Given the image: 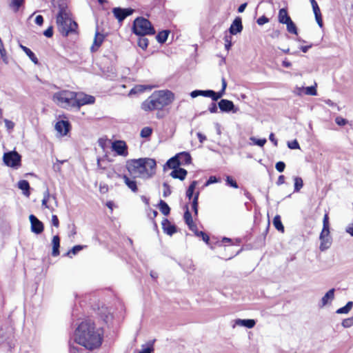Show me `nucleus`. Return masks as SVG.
Returning a JSON list of instances; mask_svg holds the SVG:
<instances>
[{
	"instance_id": "nucleus-1",
	"label": "nucleus",
	"mask_w": 353,
	"mask_h": 353,
	"mask_svg": "<svg viewBox=\"0 0 353 353\" xmlns=\"http://www.w3.org/2000/svg\"><path fill=\"white\" fill-rule=\"evenodd\" d=\"M74 338L75 343L90 350L99 347L102 343L101 333L90 321H82L79 325Z\"/></svg>"
},
{
	"instance_id": "nucleus-2",
	"label": "nucleus",
	"mask_w": 353,
	"mask_h": 353,
	"mask_svg": "<svg viewBox=\"0 0 353 353\" xmlns=\"http://www.w3.org/2000/svg\"><path fill=\"white\" fill-rule=\"evenodd\" d=\"M59 11L56 16L58 30L63 37L70 34H77L78 24L72 20V14L64 0H60L58 4Z\"/></svg>"
},
{
	"instance_id": "nucleus-3",
	"label": "nucleus",
	"mask_w": 353,
	"mask_h": 353,
	"mask_svg": "<svg viewBox=\"0 0 353 353\" xmlns=\"http://www.w3.org/2000/svg\"><path fill=\"white\" fill-rule=\"evenodd\" d=\"M174 100V94L169 90L154 91L141 103V109L146 112L162 110Z\"/></svg>"
},
{
	"instance_id": "nucleus-4",
	"label": "nucleus",
	"mask_w": 353,
	"mask_h": 353,
	"mask_svg": "<svg viewBox=\"0 0 353 353\" xmlns=\"http://www.w3.org/2000/svg\"><path fill=\"white\" fill-rule=\"evenodd\" d=\"M156 165L153 159L140 158L128 162L127 168L131 174H138L142 179H149L155 174Z\"/></svg>"
},
{
	"instance_id": "nucleus-5",
	"label": "nucleus",
	"mask_w": 353,
	"mask_h": 353,
	"mask_svg": "<svg viewBox=\"0 0 353 353\" xmlns=\"http://www.w3.org/2000/svg\"><path fill=\"white\" fill-rule=\"evenodd\" d=\"M76 92L68 90L55 92L52 96V101L59 107L67 110L74 109V99Z\"/></svg>"
},
{
	"instance_id": "nucleus-6",
	"label": "nucleus",
	"mask_w": 353,
	"mask_h": 353,
	"mask_svg": "<svg viewBox=\"0 0 353 353\" xmlns=\"http://www.w3.org/2000/svg\"><path fill=\"white\" fill-rule=\"evenodd\" d=\"M132 30L137 36L153 35L156 32L151 22L143 17H139L134 19Z\"/></svg>"
},
{
	"instance_id": "nucleus-7",
	"label": "nucleus",
	"mask_w": 353,
	"mask_h": 353,
	"mask_svg": "<svg viewBox=\"0 0 353 353\" xmlns=\"http://www.w3.org/2000/svg\"><path fill=\"white\" fill-rule=\"evenodd\" d=\"M95 99L93 96L84 94L83 92H76L74 99V109L79 110L81 106L94 103Z\"/></svg>"
},
{
	"instance_id": "nucleus-8",
	"label": "nucleus",
	"mask_w": 353,
	"mask_h": 353,
	"mask_svg": "<svg viewBox=\"0 0 353 353\" xmlns=\"http://www.w3.org/2000/svg\"><path fill=\"white\" fill-rule=\"evenodd\" d=\"M4 163L12 168H17L21 163V156L15 151L6 152L3 154Z\"/></svg>"
},
{
	"instance_id": "nucleus-9",
	"label": "nucleus",
	"mask_w": 353,
	"mask_h": 353,
	"mask_svg": "<svg viewBox=\"0 0 353 353\" xmlns=\"http://www.w3.org/2000/svg\"><path fill=\"white\" fill-rule=\"evenodd\" d=\"M134 12L132 8H122L116 7L112 9V13L114 17L119 21H123L126 17L131 15Z\"/></svg>"
},
{
	"instance_id": "nucleus-10",
	"label": "nucleus",
	"mask_w": 353,
	"mask_h": 353,
	"mask_svg": "<svg viewBox=\"0 0 353 353\" xmlns=\"http://www.w3.org/2000/svg\"><path fill=\"white\" fill-rule=\"evenodd\" d=\"M112 150L120 156L126 157L128 154V146L123 141H114L112 143Z\"/></svg>"
},
{
	"instance_id": "nucleus-11",
	"label": "nucleus",
	"mask_w": 353,
	"mask_h": 353,
	"mask_svg": "<svg viewBox=\"0 0 353 353\" xmlns=\"http://www.w3.org/2000/svg\"><path fill=\"white\" fill-rule=\"evenodd\" d=\"M29 219L31 223V230L32 232L39 234L44 229L43 223L34 214H30Z\"/></svg>"
},
{
	"instance_id": "nucleus-12",
	"label": "nucleus",
	"mask_w": 353,
	"mask_h": 353,
	"mask_svg": "<svg viewBox=\"0 0 353 353\" xmlns=\"http://www.w3.org/2000/svg\"><path fill=\"white\" fill-rule=\"evenodd\" d=\"M219 108L221 112L234 113L237 112V108H235L234 103L228 99H221L218 103Z\"/></svg>"
},
{
	"instance_id": "nucleus-13",
	"label": "nucleus",
	"mask_w": 353,
	"mask_h": 353,
	"mask_svg": "<svg viewBox=\"0 0 353 353\" xmlns=\"http://www.w3.org/2000/svg\"><path fill=\"white\" fill-rule=\"evenodd\" d=\"M243 30L242 20L241 18L237 17L232 21L230 28L229 32L231 34L235 35L238 33H240Z\"/></svg>"
},
{
	"instance_id": "nucleus-14",
	"label": "nucleus",
	"mask_w": 353,
	"mask_h": 353,
	"mask_svg": "<svg viewBox=\"0 0 353 353\" xmlns=\"http://www.w3.org/2000/svg\"><path fill=\"white\" fill-rule=\"evenodd\" d=\"M55 129L61 135H66L70 130V123L64 120L59 121L55 124Z\"/></svg>"
},
{
	"instance_id": "nucleus-15",
	"label": "nucleus",
	"mask_w": 353,
	"mask_h": 353,
	"mask_svg": "<svg viewBox=\"0 0 353 353\" xmlns=\"http://www.w3.org/2000/svg\"><path fill=\"white\" fill-rule=\"evenodd\" d=\"M161 225L163 230L165 234L172 236L176 232V226L172 224L168 219H163Z\"/></svg>"
},
{
	"instance_id": "nucleus-16",
	"label": "nucleus",
	"mask_w": 353,
	"mask_h": 353,
	"mask_svg": "<svg viewBox=\"0 0 353 353\" xmlns=\"http://www.w3.org/2000/svg\"><path fill=\"white\" fill-rule=\"evenodd\" d=\"M256 325V321L254 319H237L234 321V323L232 325L233 327L236 326H242L247 328H252Z\"/></svg>"
},
{
	"instance_id": "nucleus-17",
	"label": "nucleus",
	"mask_w": 353,
	"mask_h": 353,
	"mask_svg": "<svg viewBox=\"0 0 353 353\" xmlns=\"http://www.w3.org/2000/svg\"><path fill=\"white\" fill-rule=\"evenodd\" d=\"M104 39V35L100 34L98 30L95 33L93 44L90 48L92 52H96L98 48L101 46Z\"/></svg>"
},
{
	"instance_id": "nucleus-18",
	"label": "nucleus",
	"mask_w": 353,
	"mask_h": 353,
	"mask_svg": "<svg viewBox=\"0 0 353 353\" xmlns=\"http://www.w3.org/2000/svg\"><path fill=\"white\" fill-rule=\"evenodd\" d=\"M334 292L335 289L332 288L325 293V294L321 299V305H319L321 307L325 306L327 304H328L330 302L334 300Z\"/></svg>"
},
{
	"instance_id": "nucleus-19",
	"label": "nucleus",
	"mask_w": 353,
	"mask_h": 353,
	"mask_svg": "<svg viewBox=\"0 0 353 353\" xmlns=\"http://www.w3.org/2000/svg\"><path fill=\"white\" fill-rule=\"evenodd\" d=\"M187 174L188 172L186 170L178 167L171 172L170 176L174 179H179L183 181L185 179Z\"/></svg>"
},
{
	"instance_id": "nucleus-20",
	"label": "nucleus",
	"mask_w": 353,
	"mask_h": 353,
	"mask_svg": "<svg viewBox=\"0 0 353 353\" xmlns=\"http://www.w3.org/2000/svg\"><path fill=\"white\" fill-rule=\"evenodd\" d=\"M123 179L125 184L133 192H137L138 191V188L137 185V181L134 178L128 177L127 175H123Z\"/></svg>"
},
{
	"instance_id": "nucleus-21",
	"label": "nucleus",
	"mask_w": 353,
	"mask_h": 353,
	"mask_svg": "<svg viewBox=\"0 0 353 353\" xmlns=\"http://www.w3.org/2000/svg\"><path fill=\"white\" fill-rule=\"evenodd\" d=\"M52 255L53 256H57L59 255V248H60V238L58 235H55L53 236L52 240Z\"/></svg>"
},
{
	"instance_id": "nucleus-22",
	"label": "nucleus",
	"mask_w": 353,
	"mask_h": 353,
	"mask_svg": "<svg viewBox=\"0 0 353 353\" xmlns=\"http://www.w3.org/2000/svg\"><path fill=\"white\" fill-rule=\"evenodd\" d=\"M18 188L23 191V194L26 196H29L30 194V184L29 182L27 180H20L18 182Z\"/></svg>"
},
{
	"instance_id": "nucleus-23",
	"label": "nucleus",
	"mask_w": 353,
	"mask_h": 353,
	"mask_svg": "<svg viewBox=\"0 0 353 353\" xmlns=\"http://www.w3.org/2000/svg\"><path fill=\"white\" fill-rule=\"evenodd\" d=\"M165 166L172 170H174L175 168L179 167L180 159H179V156L176 154L174 157L168 159L165 163Z\"/></svg>"
},
{
	"instance_id": "nucleus-24",
	"label": "nucleus",
	"mask_w": 353,
	"mask_h": 353,
	"mask_svg": "<svg viewBox=\"0 0 353 353\" xmlns=\"http://www.w3.org/2000/svg\"><path fill=\"white\" fill-rule=\"evenodd\" d=\"M177 156H179V159H180V165H185L191 163L192 158L188 152H183L177 154Z\"/></svg>"
},
{
	"instance_id": "nucleus-25",
	"label": "nucleus",
	"mask_w": 353,
	"mask_h": 353,
	"mask_svg": "<svg viewBox=\"0 0 353 353\" xmlns=\"http://www.w3.org/2000/svg\"><path fill=\"white\" fill-rule=\"evenodd\" d=\"M152 87L150 85H137L132 88L129 92V95L135 94L137 93H142L146 90H151Z\"/></svg>"
},
{
	"instance_id": "nucleus-26",
	"label": "nucleus",
	"mask_w": 353,
	"mask_h": 353,
	"mask_svg": "<svg viewBox=\"0 0 353 353\" xmlns=\"http://www.w3.org/2000/svg\"><path fill=\"white\" fill-rule=\"evenodd\" d=\"M21 48L26 53V54L30 58V59L34 63L38 64L39 61L34 53L26 46L20 45Z\"/></svg>"
},
{
	"instance_id": "nucleus-27",
	"label": "nucleus",
	"mask_w": 353,
	"mask_h": 353,
	"mask_svg": "<svg viewBox=\"0 0 353 353\" xmlns=\"http://www.w3.org/2000/svg\"><path fill=\"white\" fill-rule=\"evenodd\" d=\"M291 18L288 14L285 8H281L279 12V21L281 23L285 24L287 21H290Z\"/></svg>"
},
{
	"instance_id": "nucleus-28",
	"label": "nucleus",
	"mask_w": 353,
	"mask_h": 353,
	"mask_svg": "<svg viewBox=\"0 0 353 353\" xmlns=\"http://www.w3.org/2000/svg\"><path fill=\"white\" fill-rule=\"evenodd\" d=\"M312 10H313V12H314V14L315 16V19H316L318 25L319 26V27L322 28L323 27V20H322V16H321V10L319 7V5H316V6L314 5V7H312Z\"/></svg>"
},
{
	"instance_id": "nucleus-29",
	"label": "nucleus",
	"mask_w": 353,
	"mask_h": 353,
	"mask_svg": "<svg viewBox=\"0 0 353 353\" xmlns=\"http://www.w3.org/2000/svg\"><path fill=\"white\" fill-rule=\"evenodd\" d=\"M201 96L205 97H210L214 101H216L218 99H219L217 92L212 90H201Z\"/></svg>"
},
{
	"instance_id": "nucleus-30",
	"label": "nucleus",
	"mask_w": 353,
	"mask_h": 353,
	"mask_svg": "<svg viewBox=\"0 0 353 353\" xmlns=\"http://www.w3.org/2000/svg\"><path fill=\"white\" fill-rule=\"evenodd\" d=\"M158 206H159L160 211L161 212V213L163 215L168 216L170 214V208L169 207V205H168V203L165 201H164L163 200H160Z\"/></svg>"
},
{
	"instance_id": "nucleus-31",
	"label": "nucleus",
	"mask_w": 353,
	"mask_h": 353,
	"mask_svg": "<svg viewBox=\"0 0 353 353\" xmlns=\"http://www.w3.org/2000/svg\"><path fill=\"white\" fill-rule=\"evenodd\" d=\"M198 182L196 181H193L190 184L187 191H186V196L188 198L189 200H191L193 199V196H194V190L196 188V186L197 185Z\"/></svg>"
},
{
	"instance_id": "nucleus-32",
	"label": "nucleus",
	"mask_w": 353,
	"mask_h": 353,
	"mask_svg": "<svg viewBox=\"0 0 353 353\" xmlns=\"http://www.w3.org/2000/svg\"><path fill=\"white\" fill-rule=\"evenodd\" d=\"M273 225L279 232H284V226L281 222V219L279 215H276L273 219Z\"/></svg>"
},
{
	"instance_id": "nucleus-33",
	"label": "nucleus",
	"mask_w": 353,
	"mask_h": 353,
	"mask_svg": "<svg viewBox=\"0 0 353 353\" xmlns=\"http://www.w3.org/2000/svg\"><path fill=\"white\" fill-rule=\"evenodd\" d=\"M169 34V30H162L157 34L156 39L159 43H164L167 41Z\"/></svg>"
},
{
	"instance_id": "nucleus-34",
	"label": "nucleus",
	"mask_w": 353,
	"mask_h": 353,
	"mask_svg": "<svg viewBox=\"0 0 353 353\" xmlns=\"http://www.w3.org/2000/svg\"><path fill=\"white\" fill-rule=\"evenodd\" d=\"M25 0H10L9 6L13 10L14 12H17L19 8L23 5Z\"/></svg>"
},
{
	"instance_id": "nucleus-35",
	"label": "nucleus",
	"mask_w": 353,
	"mask_h": 353,
	"mask_svg": "<svg viewBox=\"0 0 353 353\" xmlns=\"http://www.w3.org/2000/svg\"><path fill=\"white\" fill-rule=\"evenodd\" d=\"M79 344L75 343L74 341L73 343L70 344V353H83V352L86 350L85 347H80Z\"/></svg>"
},
{
	"instance_id": "nucleus-36",
	"label": "nucleus",
	"mask_w": 353,
	"mask_h": 353,
	"mask_svg": "<svg viewBox=\"0 0 353 353\" xmlns=\"http://www.w3.org/2000/svg\"><path fill=\"white\" fill-rule=\"evenodd\" d=\"M185 223L188 225V226H190L191 224L194 223L192 214L188 209V205H185V211L183 215Z\"/></svg>"
},
{
	"instance_id": "nucleus-37",
	"label": "nucleus",
	"mask_w": 353,
	"mask_h": 353,
	"mask_svg": "<svg viewBox=\"0 0 353 353\" xmlns=\"http://www.w3.org/2000/svg\"><path fill=\"white\" fill-rule=\"evenodd\" d=\"M199 196V192L198 191L194 194V197L192 199V209L195 215L198 214Z\"/></svg>"
},
{
	"instance_id": "nucleus-38",
	"label": "nucleus",
	"mask_w": 353,
	"mask_h": 353,
	"mask_svg": "<svg viewBox=\"0 0 353 353\" xmlns=\"http://www.w3.org/2000/svg\"><path fill=\"white\" fill-rule=\"evenodd\" d=\"M353 306V302L352 301H348L346 305L342 307L339 308L336 310V314H347Z\"/></svg>"
},
{
	"instance_id": "nucleus-39",
	"label": "nucleus",
	"mask_w": 353,
	"mask_h": 353,
	"mask_svg": "<svg viewBox=\"0 0 353 353\" xmlns=\"http://www.w3.org/2000/svg\"><path fill=\"white\" fill-rule=\"evenodd\" d=\"M321 240L320 250L324 251L330 248L331 245V240L330 236H326Z\"/></svg>"
},
{
	"instance_id": "nucleus-40",
	"label": "nucleus",
	"mask_w": 353,
	"mask_h": 353,
	"mask_svg": "<svg viewBox=\"0 0 353 353\" xmlns=\"http://www.w3.org/2000/svg\"><path fill=\"white\" fill-rule=\"evenodd\" d=\"M85 246L77 245L72 247V248L66 253V256L72 258L73 255L77 254L79 252L82 250Z\"/></svg>"
},
{
	"instance_id": "nucleus-41",
	"label": "nucleus",
	"mask_w": 353,
	"mask_h": 353,
	"mask_svg": "<svg viewBox=\"0 0 353 353\" xmlns=\"http://www.w3.org/2000/svg\"><path fill=\"white\" fill-rule=\"evenodd\" d=\"M285 24H286V26H287V30L290 33L294 34H298L297 28H296L295 23L292 21V19H290V21H287V23H285Z\"/></svg>"
},
{
	"instance_id": "nucleus-42",
	"label": "nucleus",
	"mask_w": 353,
	"mask_h": 353,
	"mask_svg": "<svg viewBox=\"0 0 353 353\" xmlns=\"http://www.w3.org/2000/svg\"><path fill=\"white\" fill-rule=\"evenodd\" d=\"M139 38L138 39V41H137L138 46L143 50H145L148 46V43H149L148 39L145 37V36H139Z\"/></svg>"
},
{
	"instance_id": "nucleus-43",
	"label": "nucleus",
	"mask_w": 353,
	"mask_h": 353,
	"mask_svg": "<svg viewBox=\"0 0 353 353\" xmlns=\"http://www.w3.org/2000/svg\"><path fill=\"white\" fill-rule=\"evenodd\" d=\"M154 341H150L148 343L142 345V350L139 353H152L154 351Z\"/></svg>"
},
{
	"instance_id": "nucleus-44",
	"label": "nucleus",
	"mask_w": 353,
	"mask_h": 353,
	"mask_svg": "<svg viewBox=\"0 0 353 353\" xmlns=\"http://www.w3.org/2000/svg\"><path fill=\"white\" fill-rule=\"evenodd\" d=\"M294 181V192H299L303 186V179L299 176H296Z\"/></svg>"
},
{
	"instance_id": "nucleus-45",
	"label": "nucleus",
	"mask_w": 353,
	"mask_h": 353,
	"mask_svg": "<svg viewBox=\"0 0 353 353\" xmlns=\"http://www.w3.org/2000/svg\"><path fill=\"white\" fill-rule=\"evenodd\" d=\"M324 232H327V234H330V228H329V217L327 214L324 215L323 220V234Z\"/></svg>"
},
{
	"instance_id": "nucleus-46",
	"label": "nucleus",
	"mask_w": 353,
	"mask_h": 353,
	"mask_svg": "<svg viewBox=\"0 0 353 353\" xmlns=\"http://www.w3.org/2000/svg\"><path fill=\"white\" fill-rule=\"evenodd\" d=\"M152 133V129L150 127H144L141 130L140 136L143 138H148Z\"/></svg>"
},
{
	"instance_id": "nucleus-47",
	"label": "nucleus",
	"mask_w": 353,
	"mask_h": 353,
	"mask_svg": "<svg viewBox=\"0 0 353 353\" xmlns=\"http://www.w3.org/2000/svg\"><path fill=\"white\" fill-rule=\"evenodd\" d=\"M50 197V195L49 191H48V190H46V191L43 194V199L42 200V205L44 208L50 209L51 211H53L54 209L53 208L51 209L49 207V205H48V201Z\"/></svg>"
},
{
	"instance_id": "nucleus-48",
	"label": "nucleus",
	"mask_w": 353,
	"mask_h": 353,
	"mask_svg": "<svg viewBox=\"0 0 353 353\" xmlns=\"http://www.w3.org/2000/svg\"><path fill=\"white\" fill-rule=\"evenodd\" d=\"M250 139V141H252L253 144L259 145L260 147H263L267 142L266 139H256L254 137H251Z\"/></svg>"
},
{
	"instance_id": "nucleus-49",
	"label": "nucleus",
	"mask_w": 353,
	"mask_h": 353,
	"mask_svg": "<svg viewBox=\"0 0 353 353\" xmlns=\"http://www.w3.org/2000/svg\"><path fill=\"white\" fill-rule=\"evenodd\" d=\"M305 94L307 95H310V96L317 95L316 85L305 87Z\"/></svg>"
},
{
	"instance_id": "nucleus-50",
	"label": "nucleus",
	"mask_w": 353,
	"mask_h": 353,
	"mask_svg": "<svg viewBox=\"0 0 353 353\" xmlns=\"http://www.w3.org/2000/svg\"><path fill=\"white\" fill-rule=\"evenodd\" d=\"M221 83H222L221 90H219V92H216L217 94H218V97H219V99H221L224 95L225 89L227 87V82H226L225 78H223V77L221 79Z\"/></svg>"
},
{
	"instance_id": "nucleus-51",
	"label": "nucleus",
	"mask_w": 353,
	"mask_h": 353,
	"mask_svg": "<svg viewBox=\"0 0 353 353\" xmlns=\"http://www.w3.org/2000/svg\"><path fill=\"white\" fill-rule=\"evenodd\" d=\"M226 184L232 188H238L239 186H238V184L236 183V181L233 179L231 176H228L226 177Z\"/></svg>"
},
{
	"instance_id": "nucleus-52",
	"label": "nucleus",
	"mask_w": 353,
	"mask_h": 353,
	"mask_svg": "<svg viewBox=\"0 0 353 353\" xmlns=\"http://www.w3.org/2000/svg\"><path fill=\"white\" fill-rule=\"evenodd\" d=\"M163 196L164 197H167V196H170L172 193L170 186L167 183L165 182L163 183Z\"/></svg>"
},
{
	"instance_id": "nucleus-53",
	"label": "nucleus",
	"mask_w": 353,
	"mask_h": 353,
	"mask_svg": "<svg viewBox=\"0 0 353 353\" xmlns=\"http://www.w3.org/2000/svg\"><path fill=\"white\" fill-rule=\"evenodd\" d=\"M342 326L345 328L350 327L353 325V318L352 316L345 319L342 321Z\"/></svg>"
},
{
	"instance_id": "nucleus-54",
	"label": "nucleus",
	"mask_w": 353,
	"mask_h": 353,
	"mask_svg": "<svg viewBox=\"0 0 353 353\" xmlns=\"http://www.w3.org/2000/svg\"><path fill=\"white\" fill-rule=\"evenodd\" d=\"M196 236H199V237H201L202 238V240L206 243H209V241H210V237L209 236L205 234L204 232L203 231H199V232H196Z\"/></svg>"
},
{
	"instance_id": "nucleus-55",
	"label": "nucleus",
	"mask_w": 353,
	"mask_h": 353,
	"mask_svg": "<svg viewBox=\"0 0 353 353\" xmlns=\"http://www.w3.org/2000/svg\"><path fill=\"white\" fill-rule=\"evenodd\" d=\"M288 146L290 149L294 150V149H299V143L297 141V140L294 139L292 141L288 142Z\"/></svg>"
},
{
	"instance_id": "nucleus-56",
	"label": "nucleus",
	"mask_w": 353,
	"mask_h": 353,
	"mask_svg": "<svg viewBox=\"0 0 353 353\" xmlns=\"http://www.w3.org/2000/svg\"><path fill=\"white\" fill-rule=\"evenodd\" d=\"M0 54L4 62H6V51L3 47L1 39L0 38Z\"/></svg>"
},
{
	"instance_id": "nucleus-57",
	"label": "nucleus",
	"mask_w": 353,
	"mask_h": 353,
	"mask_svg": "<svg viewBox=\"0 0 353 353\" xmlns=\"http://www.w3.org/2000/svg\"><path fill=\"white\" fill-rule=\"evenodd\" d=\"M285 168V164L283 161H278L275 165L276 170L279 172H282L284 171Z\"/></svg>"
},
{
	"instance_id": "nucleus-58",
	"label": "nucleus",
	"mask_w": 353,
	"mask_h": 353,
	"mask_svg": "<svg viewBox=\"0 0 353 353\" xmlns=\"http://www.w3.org/2000/svg\"><path fill=\"white\" fill-rule=\"evenodd\" d=\"M224 41L225 42V48L228 51L232 46L231 37L225 36Z\"/></svg>"
},
{
	"instance_id": "nucleus-59",
	"label": "nucleus",
	"mask_w": 353,
	"mask_h": 353,
	"mask_svg": "<svg viewBox=\"0 0 353 353\" xmlns=\"http://www.w3.org/2000/svg\"><path fill=\"white\" fill-rule=\"evenodd\" d=\"M219 179L215 176H210L205 183V186H208L212 183H217Z\"/></svg>"
},
{
	"instance_id": "nucleus-60",
	"label": "nucleus",
	"mask_w": 353,
	"mask_h": 353,
	"mask_svg": "<svg viewBox=\"0 0 353 353\" xmlns=\"http://www.w3.org/2000/svg\"><path fill=\"white\" fill-rule=\"evenodd\" d=\"M268 21L269 19L268 17H266L265 16H262L257 19L256 23L259 26H263L265 23H268Z\"/></svg>"
},
{
	"instance_id": "nucleus-61",
	"label": "nucleus",
	"mask_w": 353,
	"mask_h": 353,
	"mask_svg": "<svg viewBox=\"0 0 353 353\" xmlns=\"http://www.w3.org/2000/svg\"><path fill=\"white\" fill-rule=\"evenodd\" d=\"M43 35L48 38H51L53 36V28L50 26L43 32Z\"/></svg>"
},
{
	"instance_id": "nucleus-62",
	"label": "nucleus",
	"mask_w": 353,
	"mask_h": 353,
	"mask_svg": "<svg viewBox=\"0 0 353 353\" xmlns=\"http://www.w3.org/2000/svg\"><path fill=\"white\" fill-rule=\"evenodd\" d=\"M3 121L5 123V125L8 130H12L14 127V123L12 121H10L7 119H4Z\"/></svg>"
},
{
	"instance_id": "nucleus-63",
	"label": "nucleus",
	"mask_w": 353,
	"mask_h": 353,
	"mask_svg": "<svg viewBox=\"0 0 353 353\" xmlns=\"http://www.w3.org/2000/svg\"><path fill=\"white\" fill-rule=\"evenodd\" d=\"M335 121L340 126L345 125L347 123V121L342 117H336Z\"/></svg>"
},
{
	"instance_id": "nucleus-64",
	"label": "nucleus",
	"mask_w": 353,
	"mask_h": 353,
	"mask_svg": "<svg viewBox=\"0 0 353 353\" xmlns=\"http://www.w3.org/2000/svg\"><path fill=\"white\" fill-rule=\"evenodd\" d=\"M208 110L210 113H216L218 111L216 104L215 103H212L208 108Z\"/></svg>"
}]
</instances>
